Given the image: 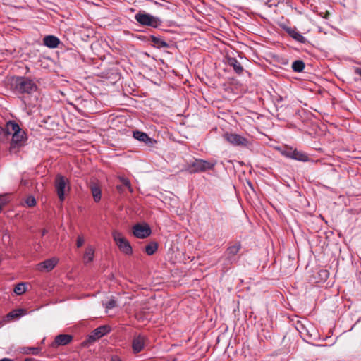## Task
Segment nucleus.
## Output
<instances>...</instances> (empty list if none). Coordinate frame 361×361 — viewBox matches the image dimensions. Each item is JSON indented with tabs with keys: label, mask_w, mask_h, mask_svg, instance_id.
<instances>
[{
	"label": "nucleus",
	"mask_w": 361,
	"mask_h": 361,
	"mask_svg": "<svg viewBox=\"0 0 361 361\" xmlns=\"http://www.w3.org/2000/svg\"><path fill=\"white\" fill-rule=\"evenodd\" d=\"M20 128L16 122L9 121L6 123L5 128L0 127V141H5L12 135L10 145V153L17 154L23 146V135H20Z\"/></svg>",
	"instance_id": "1"
},
{
	"label": "nucleus",
	"mask_w": 361,
	"mask_h": 361,
	"mask_svg": "<svg viewBox=\"0 0 361 361\" xmlns=\"http://www.w3.org/2000/svg\"><path fill=\"white\" fill-rule=\"evenodd\" d=\"M54 187L59 199L63 202L66 193L71 190L69 179L61 174H57L54 180Z\"/></svg>",
	"instance_id": "2"
},
{
	"label": "nucleus",
	"mask_w": 361,
	"mask_h": 361,
	"mask_svg": "<svg viewBox=\"0 0 361 361\" xmlns=\"http://www.w3.org/2000/svg\"><path fill=\"white\" fill-rule=\"evenodd\" d=\"M135 19L142 25L150 26L154 28L161 25V21L158 17L153 16L145 12L136 13Z\"/></svg>",
	"instance_id": "3"
},
{
	"label": "nucleus",
	"mask_w": 361,
	"mask_h": 361,
	"mask_svg": "<svg viewBox=\"0 0 361 361\" xmlns=\"http://www.w3.org/2000/svg\"><path fill=\"white\" fill-rule=\"evenodd\" d=\"M112 237L121 252L125 255H132V247L128 240L123 237L121 232L118 231H114L112 233Z\"/></svg>",
	"instance_id": "4"
},
{
	"label": "nucleus",
	"mask_w": 361,
	"mask_h": 361,
	"mask_svg": "<svg viewBox=\"0 0 361 361\" xmlns=\"http://www.w3.org/2000/svg\"><path fill=\"white\" fill-rule=\"evenodd\" d=\"M223 137L234 147H246L250 145L248 139L236 133H226L223 135Z\"/></svg>",
	"instance_id": "5"
},
{
	"label": "nucleus",
	"mask_w": 361,
	"mask_h": 361,
	"mask_svg": "<svg viewBox=\"0 0 361 361\" xmlns=\"http://www.w3.org/2000/svg\"><path fill=\"white\" fill-rule=\"evenodd\" d=\"M109 331L110 328L108 326H101L95 329L88 338L82 343V345L84 347L87 346L90 343L96 341Z\"/></svg>",
	"instance_id": "6"
},
{
	"label": "nucleus",
	"mask_w": 361,
	"mask_h": 361,
	"mask_svg": "<svg viewBox=\"0 0 361 361\" xmlns=\"http://www.w3.org/2000/svg\"><path fill=\"white\" fill-rule=\"evenodd\" d=\"M133 234L137 238L144 239L150 235L152 231L149 226L146 224H137L132 228Z\"/></svg>",
	"instance_id": "7"
},
{
	"label": "nucleus",
	"mask_w": 361,
	"mask_h": 361,
	"mask_svg": "<svg viewBox=\"0 0 361 361\" xmlns=\"http://www.w3.org/2000/svg\"><path fill=\"white\" fill-rule=\"evenodd\" d=\"M214 164L202 159H196L190 167V173L204 172L213 169Z\"/></svg>",
	"instance_id": "8"
},
{
	"label": "nucleus",
	"mask_w": 361,
	"mask_h": 361,
	"mask_svg": "<svg viewBox=\"0 0 361 361\" xmlns=\"http://www.w3.org/2000/svg\"><path fill=\"white\" fill-rule=\"evenodd\" d=\"M241 249L240 243H235L234 245L229 246L225 252V256L231 263L236 260V255Z\"/></svg>",
	"instance_id": "9"
},
{
	"label": "nucleus",
	"mask_w": 361,
	"mask_h": 361,
	"mask_svg": "<svg viewBox=\"0 0 361 361\" xmlns=\"http://www.w3.org/2000/svg\"><path fill=\"white\" fill-rule=\"evenodd\" d=\"M23 316V308L13 310L8 312L2 319L3 324L19 320Z\"/></svg>",
	"instance_id": "10"
},
{
	"label": "nucleus",
	"mask_w": 361,
	"mask_h": 361,
	"mask_svg": "<svg viewBox=\"0 0 361 361\" xmlns=\"http://www.w3.org/2000/svg\"><path fill=\"white\" fill-rule=\"evenodd\" d=\"M133 137L140 142L145 143L148 146H152L156 141L149 137L147 133L139 130L133 132Z\"/></svg>",
	"instance_id": "11"
},
{
	"label": "nucleus",
	"mask_w": 361,
	"mask_h": 361,
	"mask_svg": "<svg viewBox=\"0 0 361 361\" xmlns=\"http://www.w3.org/2000/svg\"><path fill=\"white\" fill-rule=\"evenodd\" d=\"M73 340V336L70 334H59L55 337L53 346L66 345Z\"/></svg>",
	"instance_id": "12"
},
{
	"label": "nucleus",
	"mask_w": 361,
	"mask_h": 361,
	"mask_svg": "<svg viewBox=\"0 0 361 361\" xmlns=\"http://www.w3.org/2000/svg\"><path fill=\"white\" fill-rule=\"evenodd\" d=\"M329 272H312L310 281L312 283H324L329 278Z\"/></svg>",
	"instance_id": "13"
},
{
	"label": "nucleus",
	"mask_w": 361,
	"mask_h": 361,
	"mask_svg": "<svg viewBox=\"0 0 361 361\" xmlns=\"http://www.w3.org/2000/svg\"><path fill=\"white\" fill-rule=\"evenodd\" d=\"M43 43L47 47L51 48V49H54L59 46V44L60 43V40L56 36L47 35L44 37Z\"/></svg>",
	"instance_id": "14"
},
{
	"label": "nucleus",
	"mask_w": 361,
	"mask_h": 361,
	"mask_svg": "<svg viewBox=\"0 0 361 361\" xmlns=\"http://www.w3.org/2000/svg\"><path fill=\"white\" fill-rule=\"evenodd\" d=\"M95 249L92 245H87L82 256L85 264H89L94 259Z\"/></svg>",
	"instance_id": "15"
},
{
	"label": "nucleus",
	"mask_w": 361,
	"mask_h": 361,
	"mask_svg": "<svg viewBox=\"0 0 361 361\" xmlns=\"http://www.w3.org/2000/svg\"><path fill=\"white\" fill-rule=\"evenodd\" d=\"M227 63L228 66L233 67L235 72L238 75L241 74L244 71L240 63L234 57H227Z\"/></svg>",
	"instance_id": "16"
},
{
	"label": "nucleus",
	"mask_w": 361,
	"mask_h": 361,
	"mask_svg": "<svg viewBox=\"0 0 361 361\" xmlns=\"http://www.w3.org/2000/svg\"><path fill=\"white\" fill-rule=\"evenodd\" d=\"M145 345V337L138 336L133 341L132 348L134 353H140Z\"/></svg>",
	"instance_id": "17"
},
{
	"label": "nucleus",
	"mask_w": 361,
	"mask_h": 361,
	"mask_svg": "<svg viewBox=\"0 0 361 361\" xmlns=\"http://www.w3.org/2000/svg\"><path fill=\"white\" fill-rule=\"evenodd\" d=\"M37 85L30 79L24 78V92L32 93L37 92Z\"/></svg>",
	"instance_id": "18"
},
{
	"label": "nucleus",
	"mask_w": 361,
	"mask_h": 361,
	"mask_svg": "<svg viewBox=\"0 0 361 361\" xmlns=\"http://www.w3.org/2000/svg\"><path fill=\"white\" fill-rule=\"evenodd\" d=\"M59 262V259L56 257H52L51 259H48L43 262L40 263L39 265L42 266V268L51 270L53 269Z\"/></svg>",
	"instance_id": "19"
},
{
	"label": "nucleus",
	"mask_w": 361,
	"mask_h": 361,
	"mask_svg": "<svg viewBox=\"0 0 361 361\" xmlns=\"http://www.w3.org/2000/svg\"><path fill=\"white\" fill-rule=\"evenodd\" d=\"M290 159L300 161H308V156L305 153L293 148Z\"/></svg>",
	"instance_id": "20"
},
{
	"label": "nucleus",
	"mask_w": 361,
	"mask_h": 361,
	"mask_svg": "<svg viewBox=\"0 0 361 361\" xmlns=\"http://www.w3.org/2000/svg\"><path fill=\"white\" fill-rule=\"evenodd\" d=\"M151 42L153 43L154 46L158 49L160 48H167L169 47V44L166 42H165L162 38L152 35L150 37Z\"/></svg>",
	"instance_id": "21"
},
{
	"label": "nucleus",
	"mask_w": 361,
	"mask_h": 361,
	"mask_svg": "<svg viewBox=\"0 0 361 361\" xmlns=\"http://www.w3.org/2000/svg\"><path fill=\"white\" fill-rule=\"evenodd\" d=\"M287 31H288V33L289 34V35L292 38H293L295 40H296L299 42H301V43H305L306 38L303 35H302L301 33L298 32L297 30L290 28Z\"/></svg>",
	"instance_id": "22"
},
{
	"label": "nucleus",
	"mask_w": 361,
	"mask_h": 361,
	"mask_svg": "<svg viewBox=\"0 0 361 361\" xmlns=\"http://www.w3.org/2000/svg\"><path fill=\"white\" fill-rule=\"evenodd\" d=\"M90 190L95 202H99L102 197V192L100 188L95 183L90 185Z\"/></svg>",
	"instance_id": "23"
},
{
	"label": "nucleus",
	"mask_w": 361,
	"mask_h": 361,
	"mask_svg": "<svg viewBox=\"0 0 361 361\" xmlns=\"http://www.w3.org/2000/svg\"><path fill=\"white\" fill-rule=\"evenodd\" d=\"M305 66L304 62L301 60H296L292 63V68L295 72H302Z\"/></svg>",
	"instance_id": "24"
},
{
	"label": "nucleus",
	"mask_w": 361,
	"mask_h": 361,
	"mask_svg": "<svg viewBox=\"0 0 361 361\" xmlns=\"http://www.w3.org/2000/svg\"><path fill=\"white\" fill-rule=\"evenodd\" d=\"M158 245L156 242H151L145 247V252L148 255H152L157 251Z\"/></svg>",
	"instance_id": "25"
},
{
	"label": "nucleus",
	"mask_w": 361,
	"mask_h": 361,
	"mask_svg": "<svg viewBox=\"0 0 361 361\" xmlns=\"http://www.w3.org/2000/svg\"><path fill=\"white\" fill-rule=\"evenodd\" d=\"M118 179L122 183V184L128 189V190L130 192H133V188L131 187L130 182V180L128 178H125L123 176H119Z\"/></svg>",
	"instance_id": "26"
},
{
	"label": "nucleus",
	"mask_w": 361,
	"mask_h": 361,
	"mask_svg": "<svg viewBox=\"0 0 361 361\" xmlns=\"http://www.w3.org/2000/svg\"><path fill=\"white\" fill-rule=\"evenodd\" d=\"M39 352L38 348H24V354L37 355Z\"/></svg>",
	"instance_id": "27"
},
{
	"label": "nucleus",
	"mask_w": 361,
	"mask_h": 361,
	"mask_svg": "<svg viewBox=\"0 0 361 361\" xmlns=\"http://www.w3.org/2000/svg\"><path fill=\"white\" fill-rule=\"evenodd\" d=\"M292 151H293L292 147H285L284 149H281V153L282 155H283L288 158H290Z\"/></svg>",
	"instance_id": "28"
},
{
	"label": "nucleus",
	"mask_w": 361,
	"mask_h": 361,
	"mask_svg": "<svg viewBox=\"0 0 361 361\" xmlns=\"http://www.w3.org/2000/svg\"><path fill=\"white\" fill-rule=\"evenodd\" d=\"M25 202L28 207H33L36 204V200L32 195L28 196Z\"/></svg>",
	"instance_id": "29"
},
{
	"label": "nucleus",
	"mask_w": 361,
	"mask_h": 361,
	"mask_svg": "<svg viewBox=\"0 0 361 361\" xmlns=\"http://www.w3.org/2000/svg\"><path fill=\"white\" fill-rule=\"evenodd\" d=\"M116 305V301L114 298H111L106 304L105 307H106V309H112V308L115 307Z\"/></svg>",
	"instance_id": "30"
},
{
	"label": "nucleus",
	"mask_w": 361,
	"mask_h": 361,
	"mask_svg": "<svg viewBox=\"0 0 361 361\" xmlns=\"http://www.w3.org/2000/svg\"><path fill=\"white\" fill-rule=\"evenodd\" d=\"M14 292L16 294L19 295L23 294V282L17 284V286L14 288Z\"/></svg>",
	"instance_id": "31"
},
{
	"label": "nucleus",
	"mask_w": 361,
	"mask_h": 361,
	"mask_svg": "<svg viewBox=\"0 0 361 361\" xmlns=\"http://www.w3.org/2000/svg\"><path fill=\"white\" fill-rule=\"evenodd\" d=\"M85 240L84 238L82 235H78L77 238L76 245L77 247H80L84 244Z\"/></svg>",
	"instance_id": "32"
},
{
	"label": "nucleus",
	"mask_w": 361,
	"mask_h": 361,
	"mask_svg": "<svg viewBox=\"0 0 361 361\" xmlns=\"http://www.w3.org/2000/svg\"><path fill=\"white\" fill-rule=\"evenodd\" d=\"M17 82L19 90L20 91L23 89V78H18Z\"/></svg>",
	"instance_id": "33"
},
{
	"label": "nucleus",
	"mask_w": 361,
	"mask_h": 361,
	"mask_svg": "<svg viewBox=\"0 0 361 361\" xmlns=\"http://www.w3.org/2000/svg\"><path fill=\"white\" fill-rule=\"evenodd\" d=\"M111 361H122V360L118 356L113 355L111 357Z\"/></svg>",
	"instance_id": "34"
},
{
	"label": "nucleus",
	"mask_w": 361,
	"mask_h": 361,
	"mask_svg": "<svg viewBox=\"0 0 361 361\" xmlns=\"http://www.w3.org/2000/svg\"><path fill=\"white\" fill-rule=\"evenodd\" d=\"M354 72L355 74L361 76V68L357 67L354 69Z\"/></svg>",
	"instance_id": "35"
},
{
	"label": "nucleus",
	"mask_w": 361,
	"mask_h": 361,
	"mask_svg": "<svg viewBox=\"0 0 361 361\" xmlns=\"http://www.w3.org/2000/svg\"><path fill=\"white\" fill-rule=\"evenodd\" d=\"M116 188L119 192H123V186L122 185H117Z\"/></svg>",
	"instance_id": "36"
},
{
	"label": "nucleus",
	"mask_w": 361,
	"mask_h": 361,
	"mask_svg": "<svg viewBox=\"0 0 361 361\" xmlns=\"http://www.w3.org/2000/svg\"><path fill=\"white\" fill-rule=\"evenodd\" d=\"M0 361H14L13 359H10V358H3L1 360H0Z\"/></svg>",
	"instance_id": "37"
},
{
	"label": "nucleus",
	"mask_w": 361,
	"mask_h": 361,
	"mask_svg": "<svg viewBox=\"0 0 361 361\" xmlns=\"http://www.w3.org/2000/svg\"><path fill=\"white\" fill-rule=\"evenodd\" d=\"M47 230L44 229V230L42 231V235H44L47 233Z\"/></svg>",
	"instance_id": "38"
},
{
	"label": "nucleus",
	"mask_w": 361,
	"mask_h": 361,
	"mask_svg": "<svg viewBox=\"0 0 361 361\" xmlns=\"http://www.w3.org/2000/svg\"><path fill=\"white\" fill-rule=\"evenodd\" d=\"M27 284L25 283H24V288H23V290H24V293L27 290V287H26Z\"/></svg>",
	"instance_id": "39"
},
{
	"label": "nucleus",
	"mask_w": 361,
	"mask_h": 361,
	"mask_svg": "<svg viewBox=\"0 0 361 361\" xmlns=\"http://www.w3.org/2000/svg\"><path fill=\"white\" fill-rule=\"evenodd\" d=\"M24 361H32L31 358H25L24 359Z\"/></svg>",
	"instance_id": "40"
},
{
	"label": "nucleus",
	"mask_w": 361,
	"mask_h": 361,
	"mask_svg": "<svg viewBox=\"0 0 361 361\" xmlns=\"http://www.w3.org/2000/svg\"><path fill=\"white\" fill-rule=\"evenodd\" d=\"M25 138H26V137H25V136L24 135V137H23L24 140H25Z\"/></svg>",
	"instance_id": "41"
}]
</instances>
